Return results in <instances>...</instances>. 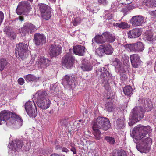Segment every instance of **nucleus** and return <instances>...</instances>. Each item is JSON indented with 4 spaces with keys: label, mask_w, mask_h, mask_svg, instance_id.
<instances>
[{
    "label": "nucleus",
    "mask_w": 156,
    "mask_h": 156,
    "mask_svg": "<svg viewBox=\"0 0 156 156\" xmlns=\"http://www.w3.org/2000/svg\"><path fill=\"white\" fill-rule=\"evenodd\" d=\"M151 131L150 126L141 125L137 126L133 130L132 133L136 140L137 149L141 152L145 153L148 151L152 142L149 134Z\"/></svg>",
    "instance_id": "1"
},
{
    "label": "nucleus",
    "mask_w": 156,
    "mask_h": 156,
    "mask_svg": "<svg viewBox=\"0 0 156 156\" xmlns=\"http://www.w3.org/2000/svg\"><path fill=\"white\" fill-rule=\"evenodd\" d=\"M142 106L135 107L130 114L129 124L131 126L140 120L144 116V112L151 111L153 107L151 101L149 99H143Z\"/></svg>",
    "instance_id": "2"
},
{
    "label": "nucleus",
    "mask_w": 156,
    "mask_h": 156,
    "mask_svg": "<svg viewBox=\"0 0 156 156\" xmlns=\"http://www.w3.org/2000/svg\"><path fill=\"white\" fill-rule=\"evenodd\" d=\"M0 118L6 122L8 126L15 125L17 128L20 127L23 124V120L19 115L9 110H5L0 112Z\"/></svg>",
    "instance_id": "3"
},
{
    "label": "nucleus",
    "mask_w": 156,
    "mask_h": 156,
    "mask_svg": "<svg viewBox=\"0 0 156 156\" xmlns=\"http://www.w3.org/2000/svg\"><path fill=\"white\" fill-rule=\"evenodd\" d=\"M111 126L109 120L106 117H98L94 119L92 127L107 130Z\"/></svg>",
    "instance_id": "4"
},
{
    "label": "nucleus",
    "mask_w": 156,
    "mask_h": 156,
    "mask_svg": "<svg viewBox=\"0 0 156 156\" xmlns=\"http://www.w3.org/2000/svg\"><path fill=\"white\" fill-rule=\"evenodd\" d=\"M28 45L23 43L17 44L15 49L16 57L22 59H24L28 51Z\"/></svg>",
    "instance_id": "5"
},
{
    "label": "nucleus",
    "mask_w": 156,
    "mask_h": 156,
    "mask_svg": "<svg viewBox=\"0 0 156 156\" xmlns=\"http://www.w3.org/2000/svg\"><path fill=\"white\" fill-rule=\"evenodd\" d=\"M31 9V5L28 2L22 1L19 3L16 11L17 14L20 15L23 12H29Z\"/></svg>",
    "instance_id": "6"
},
{
    "label": "nucleus",
    "mask_w": 156,
    "mask_h": 156,
    "mask_svg": "<svg viewBox=\"0 0 156 156\" xmlns=\"http://www.w3.org/2000/svg\"><path fill=\"white\" fill-rule=\"evenodd\" d=\"M25 108L27 114L30 117L34 118L37 116V112L34 102H27L25 105Z\"/></svg>",
    "instance_id": "7"
},
{
    "label": "nucleus",
    "mask_w": 156,
    "mask_h": 156,
    "mask_svg": "<svg viewBox=\"0 0 156 156\" xmlns=\"http://www.w3.org/2000/svg\"><path fill=\"white\" fill-rule=\"evenodd\" d=\"M39 10L40 12L44 19H49L51 16V12L50 7L47 5L41 3L38 5Z\"/></svg>",
    "instance_id": "8"
},
{
    "label": "nucleus",
    "mask_w": 156,
    "mask_h": 156,
    "mask_svg": "<svg viewBox=\"0 0 156 156\" xmlns=\"http://www.w3.org/2000/svg\"><path fill=\"white\" fill-rule=\"evenodd\" d=\"M97 73L98 75L100 74V78L103 81H110L112 79L111 74L104 67L98 68L97 70Z\"/></svg>",
    "instance_id": "9"
},
{
    "label": "nucleus",
    "mask_w": 156,
    "mask_h": 156,
    "mask_svg": "<svg viewBox=\"0 0 156 156\" xmlns=\"http://www.w3.org/2000/svg\"><path fill=\"white\" fill-rule=\"evenodd\" d=\"M33 41L37 46H42L46 42V36L43 34L36 33L34 35Z\"/></svg>",
    "instance_id": "10"
},
{
    "label": "nucleus",
    "mask_w": 156,
    "mask_h": 156,
    "mask_svg": "<svg viewBox=\"0 0 156 156\" xmlns=\"http://www.w3.org/2000/svg\"><path fill=\"white\" fill-rule=\"evenodd\" d=\"M74 58L70 53H68L62 58V65L69 69L73 65Z\"/></svg>",
    "instance_id": "11"
},
{
    "label": "nucleus",
    "mask_w": 156,
    "mask_h": 156,
    "mask_svg": "<svg viewBox=\"0 0 156 156\" xmlns=\"http://www.w3.org/2000/svg\"><path fill=\"white\" fill-rule=\"evenodd\" d=\"M61 49L60 45L59 44L55 43L51 44L49 49L50 55L51 56L56 57L61 54Z\"/></svg>",
    "instance_id": "12"
},
{
    "label": "nucleus",
    "mask_w": 156,
    "mask_h": 156,
    "mask_svg": "<svg viewBox=\"0 0 156 156\" xmlns=\"http://www.w3.org/2000/svg\"><path fill=\"white\" fill-rule=\"evenodd\" d=\"M75 80L74 75H66L63 79V85L65 87L72 88L74 84V81Z\"/></svg>",
    "instance_id": "13"
},
{
    "label": "nucleus",
    "mask_w": 156,
    "mask_h": 156,
    "mask_svg": "<svg viewBox=\"0 0 156 156\" xmlns=\"http://www.w3.org/2000/svg\"><path fill=\"white\" fill-rule=\"evenodd\" d=\"M23 144V142L21 141L16 139L10 143L8 145V147L13 151H14V153L12 152L13 154H17L16 151L22 148Z\"/></svg>",
    "instance_id": "14"
},
{
    "label": "nucleus",
    "mask_w": 156,
    "mask_h": 156,
    "mask_svg": "<svg viewBox=\"0 0 156 156\" xmlns=\"http://www.w3.org/2000/svg\"><path fill=\"white\" fill-rule=\"evenodd\" d=\"M37 30V27L30 23H25L22 27L21 30L23 33L30 32L32 33Z\"/></svg>",
    "instance_id": "15"
},
{
    "label": "nucleus",
    "mask_w": 156,
    "mask_h": 156,
    "mask_svg": "<svg viewBox=\"0 0 156 156\" xmlns=\"http://www.w3.org/2000/svg\"><path fill=\"white\" fill-rule=\"evenodd\" d=\"M144 17L141 15L133 16L131 20V23L133 26H141L144 23Z\"/></svg>",
    "instance_id": "16"
},
{
    "label": "nucleus",
    "mask_w": 156,
    "mask_h": 156,
    "mask_svg": "<svg viewBox=\"0 0 156 156\" xmlns=\"http://www.w3.org/2000/svg\"><path fill=\"white\" fill-rule=\"evenodd\" d=\"M130 58L131 64L134 68H137L142 62L140 60V57L137 54L131 55Z\"/></svg>",
    "instance_id": "17"
},
{
    "label": "nucleus",
    "mask_w": 156,
    "mask_h": 156,
    "mask_svg": "<svg viewBox=\"0 0 156 156\" xmlns=\"http://www.w3.org/2000/svg\"><path fill=\"white\" fill-rule=\"evenodd\" d=\"M50 62L49 59L42 57L38 59L37 66L39 68L44 69L48 66Z\"/></svg>",
    "instance_id": "18"
},
{
    "label": "nucleus",
    "mask_w": 156,
    "mask_h": 156,
    "mask_svg": "<svg viewBox=\"0 0 156 156\" xmlns=\"http://www.w3.org/2000/svg\"><path fill=\"white\" fill-rule=\"evenodd\" d=\"M37 105L42 109H46L50 107L51 101L48 98L36 101Z\"/></svg>",
    "instance_id": "19"
},
{
    "label": "nucleus",
    "mask_w": 156,
    "mask_h": 156,
    "mask_svg": "<svg viewBox=\"0 0 156 156\" xmlns=\"http://www.w3.org/2000/svg\"><path fill=\"white\" fill-rule=\"evenodd\" d=\"M142 31L140 29L136 28L130 30L128 33V37L133 38L137 37L140 36Z\"/></svg>",
    "instance_id": "20"
},
{
    "label": "nucleus",
    "mask_w": 156,
    "mask_h": 156,
    "mask_svg": "<svg viewBox=\"0 0 156 156\" xmlns=\"http://www.w3.org/2000/svg\"><path fill=\"white\" fill-rule=\"evenodd\" d=\"M48 95V94L46 91L43 90L38 91L35 95L36 101L47 99Z\"/></svg>",
    "instance_id": "21"
},
{
    "label": "nucleus",
    "mask_w": 156,
    "mask_h": 156,
    "mask_svg": "<svg viewBox=\"0 0 156 156\" xmlns=\"http://www.w3.org/2000/svg\"><path fill=\"white\" fill-rule=\"evenodd\" d=\"M73 52L79 55H83L85 52V48L83 46L78 45L73 47Z\"/></svg>",
    "instance_id": "22"
},
{
    "label": "nucleus",
    "mask_w": 156,
    "mask_h": 156,
    "mask_svg": "<svg viewBox=\"0 0 156 156\" xmlns=\"http://www.w3.org/2000/svg\"><path fill=\"white\" fill-rule=\"evenodd\" d=\"M4 32L7 37L15 39L16 37V34L13 31L12 29L9 27H6L4 30Z\"/></svg>",
    "instance_id": "23"
},
{
    "label": "nucleus",
    "mask_w": 156,
    "mask_h": 156,
    "mask_svg": "<svg viewBox=\"0 0 156 156\" xmlns=\"http://www.w3.org/2000/svg\"><path fill=\"white\" fill-rule=\"evenodd\" d=\"M125 120V119L123 116H122L117 119L116 122V127L118 129H120L124 127Z\"/></svg>",
    "instance_id": "24"
},
{
    "label": "nucleus",
    "mask_w": 156,
    "mask_h": 156,
    "mask_svg": "<svg viewBox=\"0 0 156 156\" xmlns=\"http://www.w3.org/2000/svg\"><path fill=\"white\" fill-rule=\"evenodd\" d=\"M105 41L109 42H113L115 40V38L114 36L108 32H105L102 34Z\"/></svg>",
    "instance_id": "25"
},
{
    "label": "nucleus",
    "mask_w": 156,
    "mask_h": 156,
    "mask_svg": "<svg viewBox=\"0 0 156 156\" xmlns=\"http://www.w3.org/2000/svg\"><path fill=\"white\" fill-rule=\"evenodd\" d=\"M144 37L148 41L152 42L154 41L153 34L151 30H147L144 33Z\"/></svg>",
    "instance_id": "26"
},
{
    "label": "nucleus",
    "mask_w": 156,
    "mask_h": 156,
    "mask_svg": "<svg viewBox=\"0 0 156 156\" xmlns=\"http://www.w3.org/2000/svg\"><path fill=\"white\" fill-rule=\"evenodd\" d=\"M104 37L102 35H98L92 39V41L98 44H102L105 42Z\"/></svg>",
    "instance_id": "27"
},
{
    "label": "nucleus",
    "mask_w": 156,
    "mask_h": 156,
    "mask_svg": "<svg viewBox=\"0 0 156 156\" xmlns=\"http://www.w3.org/2000/svg\"><path fill=\"white\" fill-rule=\"evenodd\" d=\"M134 51H142L144 49V45L141 42H138L134 44Z\"/></svg>",
    "instance_id": "28"
},
{
    "label": "nucleus",
    "mask_w": 156,
    "mask_h": 156,
    "mask_svg": "<svg viewBox=\"0 0 156 156\" xmlns=\"http://www.w3.org/2000/svg\"><path fill=\"white\" fill-rule=\"evenodd\" d=\"M105 53L107 55H111L113 53V49L109 44H103Z\"/></svg>",
    "instance_id": "29"
},
{
    "label": "nucleus",
    "mask_w": 156,
    "mask_h": 156,
    "mask_svg": "<svg viewBox=\"0 0 156 156\" xmlns=\"http://www.w3.org/2000/svg\"><path fill=\"white\" fill-rule=\"evenodd\" d=\"M81 69L84 71H89L92 69V66L90 63H86L84 61L82 62Z\"/></svg>",
    "instance_id": "30"
},
{
    "label": "nucleus",
    "mask_w": 156,
    "mask_h": 156,
    "mask_svg": "<svg viewBox=\"0 0 156 156\" xmlns=\"http://www.w3.org/2000/svg\"><path fill=\"white\" fill-rule=\"evenodd\" d=\"M26 80L28 82L31 81H37L39 80L34 76L31 74H28L24 76Z\"/></svg>",
    "instance_id": "31"
},
{
    "label": "nucleus",
    "mask_w": 156,
    "mask_h": 156,
    "mask_svg": "<svg viewBox=\"0 0 156 156\" xmlns=\"http://www.w3.org/2000/svg\"><path fill=\"white\" fill-rule=\"evenodd\" d=\"M123 91L126 95L129 96L132 94L133 89L130 86H127L124 87Z\"/></svg>",
    "instance_id": "32"
},
{
    "label": "nucleus",
    "mask_w": 156,
    "mask_h": 156,
    "mask_svg": "<svg viewBox=\"0 0 156 156\" xmlns=\"http://www.w3.org/2000/svg\"><path fill=\"white\" fill-rule=\"evenodd\" d=\"M114 25L122 29H126L129 27L127 23L125 22H121L120 23H116L114 24Z\"/></svg>",
    "instance_id": "33"
},
{
    "label": "nucleus",
    "mask_w": 156,
    "mask_h": 156,
    "mask_svg": "<svg viewBox=\"0 0 156 156\" xmlns=\"http://www.w3.org/2000/svg\"><path fill=\"white\" fill-rule=\"evenodd\" d=\"M96 54L99 56H102L105 54L103 44L101 45L100 47L97 49L95 51Z\"/></svg>",
    "instance_id": "34"
},
{
    "label": "nucleus",
    "mask_w": 156,
    "mask_h": 156,
    "mask_svg": "<svg viewBox=\"0 0 156 156\" xmlns=\"http://www.w3.org/2000/svg\"><path fill=\"white\" fill-rule=\"evenodd\" d=\"M94 131L93 134L96 139L99 140L101 138V134L98 129L92 127Z\"/></svg>",
    "instance_id": "35"
},
{
    "label": "nucleus",
    "mask_w": 156,
    "mask_h": 156,
    "mask_svg": "<svg viewBox=\"0 0 156 156\" xmlns=\"http://www.w3.org/2000/svg\"><path fill=\"white\" fill-rule=\"evenodd\" d=\"M114 108L113 104L111 102H108L105 105V109L108 112H112Z\"/></svg>",
    "instance_id": "36"
},
{
    "label": "nucleus",
    "mask_w": 156,
    "mask_h": 156,
    "mask_svg": "<svg viewBox=\"0 0 156 156\" xmlns=\"http://www.w3.org/2000/svg\"><path fill=\"white\" fill-rule=\"evenodd\" d=\"M146 5L150 7H156V0H146Z\"/></svg>",
    "instance_id": "37"
},
{
    "label": "nucleus",
    "mask_w": 156,
    "mask_h": 156,
    "mask_svg": "<svg viewBox=\"0 0 156 156\" xmlns=\"http://www.w3.org/2000/svg\"><path fill=\"white\" fill-rule=\"evenodd\" d=\"M7 62L5 59H0V71L3 70L7 64Z\"/></svg>",
    "instance_id": "38"
},
{
    "label": "nucleus",
    "mask_w": 156,
    "mask_h": 156,
    "mask_svg": "<svg viewBox=\"0 0 156 156\" xmlns=\"http://www.w3.org/2000/svg\"><path fill=\"white\" fill-rule=\"evenodd\" d=\"M126 50L128 51H134V44H126L124 46Z\"/></svg>",
    "instance_id": "39"
},
{
    "label": "nucleus",
    "mask_w": 156,
    "mask_h": 156,
    "mask_svg": "<svg viewBox=\"0 0 156 156\" xmlns=\"http://www.w3.org/2000/svg\"><path fill=\"white\" fill-rule=\"evenodd\" d=\"M82 20L80 17L74 18L73 21V25L74 26H76L81 22Z\"/></svg>",
    "instance_id": "40"
},
{
    "label": "nucleus",
    "mask_w": 156,
    "mask_h": 156,
    "mask_svg": "<svg viewBox=\"0 0 156 156\" xmlns=\"http://www.w3.org/2000/svg\"><path fill=\"white\" fill-rule=\"evenodd\" d=\"M112 156H127L126 152L122 150H118L115 155H113Z\"/></svg>",
    "instance_id": "41"
},
{
    "label": "nucleus",
    "mask_w": 156,
    "mask_h": 156,
    "mask_svg": "<svg viewBox=\"0 0 156 156\" xmlns=\"http://www.w3.org/2000/svg\"><path fill=\"white\" fill-rule=\"evenodd\" d=\"M31 147V143L29 141L27 142L26 143V144L24 145V146H22V149L23 151H28Z\"/></svg>",
    "instance_id": "42"
},
{
    "label": "nucleus",
    "mask_w": 156,
    "mask_h": 156,
    "mask_svg": "<svg viewBox=\"0 0 156 156\" xmlns=\"http://www.w3.org/2000/svg\"><path fill=\"white\" fill-rule=\"evenodd\" d=\"M113 64L117 69H119L120 67V62L117 58H115V59L113 62Z\"/></svg>",
    "instance_id": "43"
},
{
    "label": "nucleus",
    "mask_w": 156,
    "mask_h": 156,
    "mask_svg": "<svg viewBox=\"0 0 156 156\" xmlns=\"http://www.w3.org/2000/svg\"><path fill=\"white\" fill-rule=\"evenodd\" d=\"M105 139L107 142L111 144H114L115 142L114 138L110 136H106L105 138Z\"/></svg>",
    "instance_id": "44"
},
{
    "label": "nucleus",
    "mask_w": 156,
    "mask_h": 156,
    "mask_svg": "<svg viewBox=\"0 0 156 156\" xmlns=\"http://www.w3.org/2000/svg\"><path fill=\"white\" fill-rule=\"evenodd\" d=\"M98 2L100 4L104 5H106L108 3L107 0H98Z\"/></svg>",
    "instance_id": "45"
},
{
    "label": "nucleus",
    "mask_w": 156,
    "mask_h": 156,
    "mask_svg": "<svg viewBox=\"0 0 156 156\" xmlns=\"http://www.w3.org/2000/svg\"><path fill=\"white\" fill-rule=\"evenodd\" d=\"M4 18V14L3 12L0 11V25H1L3 21Z\"/></svg>",
    "instance_id": "46"
},
{
    "label": "nucleus",
    "mask_w": 156,
    "mask_h": 156,
    "mask_svg": "<svg viewBox=\"0 0 156 156\" xmlns=\"http://www.w3.org/2000/svg\"><path fill=\"white\" fill-rule=\"evenodd\" d=\"M113 17V16L111 13L107 14L105 16V18L108 20L112 19V18Z\"/></svg>",
    "instance_id": "47"
},
{
    "label": "nucleus",
    "mask_w": 156,
    "mask_h": 156,
    "mask_svg": "<svg viewBox=\"0 0 156 156\" xmlns=\"http://www.w3.org/2000/svg\"><path fill=\"white\" fill-rule=\"evenodd\" d=\"M18 83L20 85H23L24 82V80L23 78H20L18 80Z\"/></svg>",
    "instance_id": "48"
},
{
    "label": "nucleus",
    "mask_w": 156,
    "mask_h": 156,
    "mask_svg": "<svg viewBox=\"0 0 156 156\" xmlns=\"http://www.w3.org/2000/svg\"><path fill=\"white\" fill-rule=\"evenodd\" d=\"M111 80H110V81ZM109 81H103V82H105V84L104 85V87L107 90H108L109 89V85L108 83V82Z\"/></svg>",
    "instance_id": "49"
},
{
    "label": "nucleus",
    "mask_w": 156,
    "mask_h": 156,
    "mask_svg": "<svg viewBox=\"0 0 156 156\" xmlns=\"http://www.w3.org/2000/svg\"><path fill=\"white\" fill-rule=\"evenodd\" d=\"M149 13L152 16L156 17V10L149 11Z\"/></svg>",
    "instance_id": "50"
},
{
    "label": "nucleus",
    "mask_w": 156,
    "mask_h": 156,
    "mask_svg": "<svg viewBox=\"0 0 156 156\" xmlns=\"http://www.w3.org/2000/svg\"><path fill=\"white\" fill-rule=\"evenodd\" d=\"M121 1L122 2L126 1L125 4H129L133 2V0H121Z\"/></svg>",
    "instance_id": "51"
},
{
    "label": "nucleus",
    "mask_w": 156,
    "mask_h": 156,
    "mask_svg": "<svg viewBox=\"0 0 156 156\" xmlns=\"http://www.w3.org/2000/svg\"><path fill=\"white\" fill-rule=\"evenodd\" d=\"M134 6L132 5H130L127 8H125L126 10H130L133 9L134 8Z\"/></svg>",
    "instance_id": "52"
},
{
    "label": "nucleus",
    "mask_w": 156,
    "mask_h": 156,
    "mask_svg": "<svg viewBox=\"0 0 156 156\" xmlns=\"http://www.w3.org/2000/svg\"><path fill=\"white\" fill-rule=\"evenodd\" d=\"M62 149V151L65 152H67L69 151L68 149L67 148H65L64 147H61Z\"/></svg>",
    "instance_id": "53"
},
{
    "label": "nucleus",
    "mask_w": 156,
    "mask_h": 156,
    "mask_svg": "<svg viewBox=\"0 0 156 156\" xmlns=\"http://www.w3.org/2000/svg\"><path fill=\"white\" fill-rule=\"evenodd\" d=\"M71 151H72L74 154H76V151L75 147H72V148L71 149Z\"/></svg>",
    "instance_id": "54"
},
{
    "label": "nucleus",
    "mask_w": 156,
    "mask_h": 156,
    "mask_svg": "<svg viewBox=\"0 0 156 156\" xmlns=\"http://www.w3.org/2000/svg\"><path fill=\"white\" fill-rule=\"evenodd\" d=\"M20 20V21H22L23 20L24 18L22 16H20L19 18H17V19H16L15 20Z\"/></svg>",
    "instance_id": "55"
},
{
    "label": "nucleus",
    "mask_w": 156,
    "mask_h": 156,
    "mask_svg": "<svg viewBox=\"0 0 156 156\" xmlns=\"http://www.w3.org/2000/svg\"><path fill=\"white\" fill-rule=\"evenodd\" d=\"M66 123V120H62V121L61 122H60V123L61 124H62L63 123Z\"/></svg>",
    "instance_id": "56"
},
{
    "label": "nucleus",
    "mask_w": 156,
    "mask_h": 156,
    "mask_svg": "<svg viewBox=\"0 0 156 156\" xmlns=\"http://www.w3.org/2000/svg\"><path fill=\"white\" fill-rule=\"evenodd\" d=\"M50 156H58V154H52Z\"/></svg>",
    "instance_id": "57"
},
{
    "label": "nucleus",
    "mask_w": 156,
    "mask_h": 156,
    "mask_svg": "<svg viewBox=\"0 0 156 156\" xmlns=\"http://www.w3.org/2000/svg\"><path fill=\"white\" fill-rule=\"evenodd\" d=\"M49 1L52 3H55L56 1V0H49Z\"/></svg>",
    "instance_id": "58"
},
{
    "label": "nucleus",
    "mask_w": 156,
    "mask_h": 156,
    "mask_svg": "<svg viewBox=\"0 0 156 156\" xmlns=\"http://www.w3.org/2000/svg\"><path fill=\"white\" fill-rule=\"evenodd\" d=\"M3 121L2 120H1V119L0 118V125L2 123H1V122L2 121Z\"/></svg>",
    "instance_id": "59"
},
{
    "label": "nucleus",
    "mask_w": 156,
    "mask_h": 156,
    "mask_svg": "<svg viewBox=\"0 0 156 156\" xmlns=\"http://www.w3.org/2000/svg\"><path fill=\"white\" fill-rule=\"evenodd\" d=\"M126 59H129V57L128 56H126Z\"/></svg>",
    "instance_id": "60"
},
{
    "label": "nucleus",
    "mask_w": 156,
    "mask_h": 156,
    "mask_svg": "<svg viewBox=\"0 0 156 156\" xmlns=\"http://www.w3.org/2000/svg\"><path fill=\"white\" fill-rule=\"evenodd\" d=\"M58 156H65L64 155H58Z\"/></svg>",
    "instance_id": "61"
},
{
    "label": "nucleus",
    "mask_w": 156,
    "mask_h": 156,
    "mask_svg": "<svg viewBox=\"0 0 156 156\" xmlns=\"http://www.w3.org/2000/svg\"><path fill=\"white\" fill-rule=\"evenodd\" d=\"M33 0H29V1L31 2H32V1H33Z\"/></svg>",
    "instance_id": "62"
},
{
    "label": "nucleus",
    "mask_w": 156,
    "mask_h": 156,
    "mask_svg": "<svg viewBox=\"0 0 156 156\" xmlns=\"http://www.w3.org/2000/svg\"><path fill=\"white\" fill-rule=\"evenodd\" d=\"M155 116L156 117V112H155Z\"/></svg>",
    "instance_id": "63"
},
{
    "label": "nucleus",
    "mask_w": 156,
    "mask_h": 156,
    "mask_svg": "<svg viewBox=\"0 0 156 156\" xmlns=\"http://www.w3.org/2000/svg\"><path fill=\"white\" fill-rule=\"evenodd\" d=\"M79 121L80 122H81V120H79Z\"/></svg>",
    "instance_id": "64"
}]
</instances>
